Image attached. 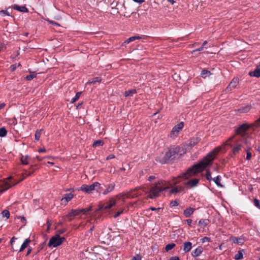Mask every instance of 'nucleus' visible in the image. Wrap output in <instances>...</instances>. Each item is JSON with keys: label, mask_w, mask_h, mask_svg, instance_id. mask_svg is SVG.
<instances>
[{"label": "nucleus", "mask_w": 260, "mask_h": 260, "mask_svg": "<svg viewBox=\"0 0 260 260\" xmlns=\"http://www.w3.org/2000/svg\"><path fill=\"white\" fill-rule=\"evenodd\" d=\"M221 147L214 148L213 150L204 157L202 160L188 168L185 173H182L178 178H174V182L173 183L176 184L179 183V181L177 180L178 178H182L184 180H186L197 173L202 172L207 167L212 165L213 160L215 159Z\"/></svg>", "instance_id": "obj_1"}, {"label": "nucleus", "mask_w": 260, "mask_h": 260, "mask_svg": "<svg viewBox=\"0 0 260 260\" xmlns=\"http://www.w3.org/2000/svg\"><path fill=\"white\" fill-rule=\"evenodd\" d=\"M172 184L164 180H161L157 183L152 184L149 190L148 198L153 199L159 196V193L169 187Z\"/></svg>", "instance_id": "obj_2"}, {"label": "nucleus", "mask_w": 260, "mask_h": 260, "mask_svg": "<svg viewBox=\"0 0 260 260\" xmlns=\"http://www.w3.org/2000/svg\"><path fill=\"white\" fill-rule=\"evenodd\" d=\"M34 170L32 171H27V170H24V173L22 174L24 176L22 179L20 180L19 181L16 182L15 180H14L12 176H10L4 180L3 181L0 182V192H3L8 189H9L12 186L17 184L18 183L21 182L23 180L25 177L29 176L31 175V174L34 173Z\"/></svg>", "instance_id": "obj_3"}, {"label": "nucleus", "mask_w": 260, "mask_h": 260, "mask_svg": "<svg viewBox=\"0 0 260 260\" xmlns=\"http://www.w3.org/2000/svg\"><path fill=\"white\" fill-rule=\"evenodd\" d=\"M180 148L178 146L172 147L166 152L164 156L162 157L160 162L162 164L167 163L169 160L174 156L175 154L179 152Z\"/></svg>", "instance_id": "obj_4"}, {"label": "nucleus", "mask_w": 260, "mask_h": 260, "mask_svg": "<svg viewBox=\"0 0 260 260\" xmlns=\"http://www.w3.org/2000/svg\"><path fill=\"white\" fill-rule=\"evenodd\" d=\"M100 187L101 184L98 182H95L90 185L83 184L80 187V189L81 190L86 193H90L94 190H96L97 192H98L99 189H100Z\"/></svg>", "instance_id": "obj_5"}, {"label": "nucleus", "mask_w": 260, "mask_h": 260, "mask_svg": "<svg viewBox=\"0 0 260 260\" xmlns=\"http://www.w3.org/2000/svg\"><path fill=\"white\" fill-rule=\"evenodd\" d=\"M64 240V237L61 238L58 234H56L50 239L48 246L50 247H56L61 245Z\"/></svg>", "instance_id": "obj_6"}, {"label": "nucleus", "mask_w": 260, "mask_h": 260, "mask_svg": "<svg viewBox=\"0 0 260 260\" xmlns=\"http://www.w3.org/2000/svg\"><path fill=\"white\" fill-rule=\"evenodd\" d=\"M116 205V202L113 201L112 199L109 200V202H106L104 204L99 205V208L96 210V212L101 211H107L115 206Z\"/></svg>", "instance_id": "obj_7"}, {"label": "nucleus", "mask_w": 260, "mask_h": 260, "mask_svg": "<svg viewBox=\"0 0 260 260\" xmlns=\"http://www.w3.org/2000/svg\"><path fill=\"white\" fill-rule=\"evenodd\" d=\"M183 126L184 123L183 122H181L173 127L170 134V137L175 138L177 137L179 132L183 128Z\"/></svg>", "instance_id": "obj_8"}, {"label": "nucleus", "mask_w": 260, "mask_h": 260, "mask_svg": "<svg viewBox=\"0 0 260 260\" xmlns=\"http://www.w3.org/2000/svg\"><path fill=\"white\" fill-rule=\"evenodd\" d=\"M243 147V144L242 142L240 143H236L235 145L233 146L231 156L232 157H235L236 155L239 153L240 151L242 149V147Z\"/></svg>", "instance_id": "obj_9"}, {"label": "nucleus", "mask_w": 260, "mask_h": 260, "mask_svg": "<svg viewBox=\"0 0 260 260\" xmlns=\"http://www.w3.org/2000/svg\"><path fill=\"white\" fill-rule=\"evenodd\" d=\"M137 190H134V189L131 190L128 192L123 194V199H133L142 195L141 193L136 192Z\"/></svg>", "instance_id": "obj_10"}, {"label": "nucleus", "mask_w": 260, "mask_h": 260, "mask_svg": "<svg viewBox=\"0 0 260 260\" xmlns=\"http://www.w3.org/2000/svg\"><path fill=\"white\" fill-rule=\"evenodd\" d=\"M249 128V126L247 124H243L240 125L238 128L236 129V134L240 135L242 137L245 135L246 132Z\"/></svg>", "instance_id": "obj_11"}, {"label": "nucleus", "mask_w": 260, "mask_h": 260, "mask_svg": "<svg viewBox=\"0 0 260 260\" xmlns=\"http://www.w3.org/2000/svg\"><path fill=\"white\" fill-rule=\"evenodd\" d=\"M239 80L238 78H234L228 86L226 87L225 90L229 92L234 89L237 86L239 83Z\"/></svg>", "instance_id": "obj_12"}, {"label": "nucleus", "mask_w": 260, "mask_h": 260, "mask_svg": "<svg viewBox=\"0 0 260 260\" xmlns=\"http://www.w3.org/2000/svg\"><path fill=\"white\" fill-rule=\"evenodd\" d=\"M199 179L197 178L191 179L186 182H184V185L189 188L194 187L198 184Z\"/></svg>", "instance_id": "obj_13"}, {"label": "nucleus", "mask_w": 260, "mask_h": 260, "mask_svg": "<svg viewBox=\"0 0 260 260\" xmlns=\"http://www.w3.org/2000/svg\"><path fill=\"white\" fill-rule=\"evenodd\" d=\"M184 188V187L182 186H176L170 190V193L176 194L182 191Z\"/></svg>", "instance_id": "obj_14"}, {"label": "nucleus", "mask_w": 260, "mask_h": 260, "mask_svg": "<svg viewBox=\"0 0 260 260\" xmlns=\"http://www.w3.org/2000/svg\"><path fill=\"white\" fill-rule=\"evenodd\" d=\"M203 251V248L202 246H199L195 250L192 251L191 255L193 257H197L201 255Z\"/></svg>", "instance_id": "obj_15"}, {"label": "nucleus", "mask_w": 260, "mask_h": 260, "mask_svg": "<svg viewBox=\"0 0 260 260\" xmlns=\"http://www.w3.org/2000/svg\"><path fill=\"white\" fill-rule=\"evenodd\" d=\"M12 8L16 10L21 12H28V10L25 6H19L17 5H14Z\"/></svg>", "instance_id": "obj_16"}, {"label": "nucleus", "mask_w": 260, "mask_h": 260, "mask_svg": "<svg viewBox=\"0 0 260 260\" xmlns=\"http://www.w3.org/2000/svg\"><path fill=\"white\" fill-rule=\"evenodd\" d=\"M192 248V243L190 242H185L183 244V250L185 253L189 252Z\"/></svg>", "instance_id": "obj_17"}, {"label": "nucleus", "mask_w": 260, "mask_h": 260, "mask_svg": "<svg viewBox=\"0 0 260 260\" xmlns=\"http://www.w3.org/2000/svg\"><path fill=\"white\" fill-rule=\"evenodd\" d=\"M249 75L251 77H255L258 78L260 77V68L257 67L256 69L253 72H250Z\"/></svg>", "instance_id": "obj_18"}, {"label": "nucleus", "mask_w": 260, "mask_h": 260, "mask_svg": "<svg viewBox=\"0 0 260 260\" xmlns=\"http://www.w3.org/2000/svg\"><path fill=\"white\" fill-rule=\"evenodd\" d=\"M74 197L73 194L69 193L65 194L64 197L62 198L61 200L62 202L64 201L65 204H67Z\"/></svg>", "instance_id": "obj_19"}, {"label": "nucleus", "mask_w": 260, "mask_h": 260, "mask_svg": "<svg viewBox=\"0 0 260 260\" xmlns=\"http://www.w3.org/2000/svg\"><path fill=\"white\" fill-rule=\"evenodd\" d=\"M194 211V209L192 208H191V207H189L188 208H187L186 209H185L184 212H183V214L184 215V216L186 217H189L191 214H193V212Z\"/></svg>", "instance_id": "obj_20"}, {"label": "nucleus", "mask_w": 260, "mask_h": 260, "mask_svg": "<svg viewBox=\"0 0 260 260\" xmlns=\"http://www.w3.org/2000/svg\"><path fill=\"white\" fill-rule=\"evenodd\" d=\"M115 187V184H109L107 188L103 191V193L104 194H107V193L110 192L112 191Z\"/></svg>", "instance_id": "obj_21"}, {"label": "nucleus", "mask_w": 260, "mask_h": 260, "mask_svg": "<svg viewBox=\"0 0 260 260\" xmlns=\"http://www.w3.org/2000/svg\"><path fill=\"white\" fill-rule=\"evenodd\" d=\"M81 213V210L80 209L74 210L72 209L68 214L69 217L76 216L79 215Z\"/></svg>", "instance_id": "obj_22"}, {"label": "nucleus", "mask_w": 260, "mask_h": 260, "mask_svg": "<svg viewBox=\"0 0 260 260\" xmlns=\"http://www.w3.org/2000/svg\"><path fill=\"white\" fill-rule=\"evenodd\" d=\"M210 222V221L208 219H201L199 221V225L202 227H205L207 226Z\"/></svg>", "instance_id": "obj_23"}, {"label": "nucleus", "mask_w": 260, "mask_h": 260, "mask_svg": "<svg viewBox=\"0 0 260 260\" xmlns=\"http://www.w3.org/2000/svg\"><path fill=\"white\" fill-rule=\"evenodd\" d=\"M102 81V79L101 77H98L93 78L90 80H89L88 82L87 83V84H95L96 83H100Z\"/></svg>", "instance_id": "obj_24"}, {"label": "nucleus", "mask_w": 260, "mask_h": 260, "mask_svg": "<svg viewBox=\"0 0 260 260\" xmlns=\"http://www.w3.org/2000/svg\"><path fill=\"white\" fill-rule=\"evenodd\" d=\"M251 108V106L247 105L245 107L241 108L238 110V111L240 113H247L250 110Z\"/></svg>", "instance_id": "obj_25"}, {"label": "nucleus", "mask_w": 260, "mask_h": 260, "mask_svg": "<svg viewBox=\"0 0 260 260\" xmlns=\"http://www.w3.org/2000/svg\"><path fill=\"white\" fill-rule=\"evenodd\" d=\"M30 240L28 239H26L24 242L22 243L19 251H22L26 247H27L29 244Z\"/></svg>", "instance_id": "obj_26"}, {"label": "nucleus", "mask_w": 260, "mask_h": 260, "mask_svg": "<svg viewBox=\"0 0 260 260\" xmlns=\"http://www.w3.org/2000/svg\"><path fill=\"white\" fill-rule=\"evenodd\" d=\"M104 141L102 140H98L94 142L92 144V147L94 148H96L99 146H102L104 144Z\"/></svg>", "instance_id": "obj_27"}, {"label": "nucleus", "mask_w": 260, "mask_h": 260, "mask_svg": "<svg viewBox=\"0 0 260 260\" xmlns=\"http://www.w3.org/2000/svg\"><path fill=\"white\" fill-rule=\"evenodd\" d=\"M142 39V37H140V36H133V37H130L128 39H127L124 42V43L128 44L131 42L134 41H135L136 40H137V39Z\"/></svg>", "instance_id": "obj_28"}, {"label": "nucleus", "mask_w": 260, "mask_h": 260, "mask_svg": "<svg viewBox=\"0 0 260 260\" xmlns=\"http://www.w3.org/2000/svg\"><path fill=\"white\" fill-rule=\"evenodd\" d=\"M200 141V139L198 137L192 138L189 142V145L191 146H194L196 144L198 143Z\"/></svg>", "instance_id": "obj_29"}, {"label": "nucleus", "mask_w": 260, "mask_h": 260, "mask_svg": "<svg viewBox=\"0 0 260 260\" xmlns=\"http://www.w3.org/2000/svg\"><path fill=\"white\" fill-rule=\"evenodd\" d=\"M220 180L221 177L219 176H217L216 177L213 179V180L218 186L222 187V185L220 183Z\"/></svg>", "instance_id": "obj_30"}, {"label": "nucleus", "mask_w": 260, "mask_h": 260, "mask_svg": "<svg viewBox=\"0 0 260 260\" xmlns=\"http://www.w3.org/2000/svg\"><path fill=\"white\" fill-rule=\"evenodd\" d=\"M139 189L142 190L146 194H149V190L146 189V186L144 185L140 186L139 187H137L134 188V190H138Z\"/></svg>", "instance_id": "obj_31"}, {"label": "nucleus", "mask_w": 260, "mask_h": 260, "mask_svg": "<svg viewBox=\"0 0 260 260\" xmlns=\"http://www.w3.org/2000/svg\"><path fill=\"white\" fill-rule=\"evenodd\" d=\"M201 77L205 78L207 76L211 75V72L207 70H203L201 72Z\"/></svg>", "instance_id": "obj_32"}, {"label": "nucleus", "mask_w": 260, "mask_h": 260, "mask_svg": "<svg viewBox=\"0 0 260 260\" xmlns=\"http://www.w3.org/2000/svg\"><path fill=\"white\" fill-rule=\"evenodd\" d=\"M136 92H137L136 89H132L125 91L124 94L125 96H132L134 94L136 93Z\"/></svg>", "instance_id": "obj_33"}, {"label": "nucleus", "mask_w": 260, "mask_h": 260, "mask_svg": "<svg viewBox=\"0 0 260 260\" xmlns=\"http://www.w3.org/2000/svg\"><path fill=\"white\" fill-rule=\"evenodd\" d=\"M36 76V74L35 72H32L30 73V75H27L25 77V79L28 81H30L32 79H33L34 78H35Z\"/></svg>", "instance_id": "obj_34"}, {"label": "nucleus", "mask_w": 260, "mask_h": 260, "mask_svg": "<svg viewBox=\"0 0 260 260\" xmlns=\"http://www.w3.org/2000/svg\"><path fill=\"white\" fill-rule=\"evenodd\" d=\"M7 131L5 127H2L0 128V137H4L7 135Z\"/></svg>", "instance_id": "obj_35"}, {"label": "nucleus", "mask_w": 260, "mask_h": 260, "mask_svg": "<svg viewBox=\"0 0 260 260\" xmlns=\"http://www.w3.org/2000/svg\"><path fill=\"white\" fill-rule=\"evenodd\" d=\"M175 246L176 245L174 243L169 244L166 246L165 250H166V251H169V250H171L174 247H175Z\"/></svg>", "instance_id": "obj_36"}, {"label": "nucleus", "mask_w": 260, "mask_h": 260, "mask_svg": "<svg viewBox=\"0 0 260 260\" xmlns=\"http://www.w3.org/2000/svg\"><path fill=\"white\" fill-rule=\"evenodd\" d=\"M28 156H22L21 158V161L23 165H27L28 162L27 161Z\"/></svg>", "instance_id": "obj_37"}, {"label": "nucleus", "mask_w": 260, "mask_h": 260, "mask_svg": "<svg viewBox=\"0 0 260 260\" xmlns=\"http://www.w3.org/2000/svg\"><path fill=\"white\" fill-rule=\"evenodd\" d=\"M41 132H42V130L40 129V130H37L36 132V133H35V140H37V141H38L41 137Z\"/></svg>", "instance_id": "obj_38"}, {"label": "nucleus", "mask_w": 260, "mask_h": 260, "mask_svg": "<svg viewBox=\"0 0 260 260\" xmlns=\"http://www.w3.org/2000/svg\"><path fill=\"white\" fill-rule=\"evenodd\" d=\"M243 258V253L242 251H239L238 253L235 255V258L237 260L241 259Z\"/></svg>", "instance_id": "obj_39"}, {"label": "nucleus", "mask_w": 260, "mask_h": 260, "mask_svg": "<svg viewBox=\"0 0 260 260\" xmlns=\"http://www.w3.org/2000/svg\"><path fill=\"white\" fill-rule=\"evenodd\" d=\"M81 94V92H78L76 94L75 96L72 99L71 101V103H73L75 102L76 101L78 100V99L80 98V95Z\"/></svg>", "instance_id": "obj_40"}, {"label": "nucleus", "mask_w": 260, "mask_h": 260, "mask_svg": "<svg viewBox=\"0 0 260 260\" xmlns=\"http://www.w3.org/2000/svg\"><path fill=\"white\" fill-rule=\"evenodd\" d=\"M2 214L3 217H6L7 219H8L9 218L10 215L9 211L7 210H4L2 212Z\"/></svg>", "instance_id": "obj_41"}, {"label": "nucleus", "mask_w": 260, "mask_h": 260, "mask_svg": "<svg viewBox=\"0 0 260 260\" xmlns=\"http://www.w3.org/2000/svg\"><path fill=\"white\" fill-rule=\"evenodd\" d=\"M205 176L207 179L209 181H210L212 179L211 172L209 171V170H207L206 171Z\"/></svg>", "instance_id": "obj_42"}, {"label": "nucleus", "mask_w": 260, "mask_h": 260, "mask_svg": "<svg viewBox=\"0 0 260 260\" xmlns=\"http://www.w3.org/2000/svg\"><path fill=\"white\" fill-rule=\"evenodd\" d=\"M91 209H92V207L90 206V207H89L87 208L82 209L80 210H81V213H83V214H86L87 212L91 211Z\"/></svg>", "instance_id": "obj_43"}, {"label": "nucleus", "mask_w": 260, "mask_h": 260, "mask_svg": "<svg viewBox=\"0 0 260 260\" xmlns=\"http://www.w3.org/2000/svg\"><path fill=\"white\" fill-rule=\"evenodd\" d=\"M253 203H254V205L256 207H257L258 209H260V204H259V201L256 199H254V201H253Z\"/></svg>", "instance_id": "obj_44"}, {"label": "nucleus", "mask_w": 260, "mask_h": 260, "mask_svg": "<svg viewBox=\"0 0 260 260\" xmlns=\"http://www.w3.org/2000/svg\"><path fill=\"white\" fill-rule=\"evenodd\" d=\"M21 66V64L20 63H18V64H13L11 66V70L12 71H14L16 70V69L20 66Z\"/></svg>", "instance_id": "obj_45"}, {"label": "nucleus", "mask_w": 260, "mask_h": 260, "mask_svg": "<svg viewBox=\"0 0 260 260\" xmlns=\"http://www.w3.org/2000/svg\"><path fill=\"white\" fill-rule=\"evenodd\" d=\"M246 152H247L246 159L250 160L251 158L252 154L248 149L246 150Z\"/></svg>", "instance_id": "obj_46"}, {"label": "nucleus", "mask_w": 260, "mask_h": 260, "mask_svg": "<svg viewBox=\"0 0 260 260\" xmlns=\"http://www.w3.org/2000/svg\"><path fill=\"white\" fill-rule=\"evenodd\" d=\"M234 137L230 138L227 141L225 142L224 144V145H229L230 146H232L233 145L230 143V142L233 139Z\"/></svg>", "instance_id": "obj_47"}, {"label": "nucleus", "mask_w": 260, "mask_h": 260, "mask_svg": "<svg viewBox=\"0 0 260 260\" xmlns=\"http://www.w3.org/2000/svg\"><path fill=\"white\" fill-rule=\"evenodd\" d=\"M0 13L3 15V16L7 15L10 16V13L7 10H1L0 11Z\"/></svg>", "instance_id": "obj_48"}, {"label": "nucleus", "mask_w": 260, "mask_h": 260, "mask_svg": "<svg viewBox=\"0 0 260 260\" xmlns=\"http://www.w3.org/2000/svg\"><path fill=\"white\" fill-rule=\"evenodd\" d=\"M142 257L140 254H137L134 256L131 260H141Z\"/></svg>", "instance_id": "obj_49"}, {"label": "nucleus", "mask_w": 260, "mask_h": 260, "mask_svg": "<svg viewBox=\"0 0 260 260\" xmlns=\"http://www.w3.org/2000/svg\"><path fill=\"white\" fill-rule=\"evenodd\" d=\"M241 240V239H238V238H236V237L233 238V240L234 243H237V244L240 243L241 242L240 241V240Z\"/></svg>", "instance_id": "obj_50"}, {"label": "nucleus", "mask_w": 260, "mask_h": 260, "mask_svg": "<svg viewBox=\"0 0 260 260\" xmlns=\"http://www.w3.org/2000/svg\"><path fill=\"white\" fill-rule=\"evenodd\" d=\"M170 205L172 207H174V206H176L178 205V202L177 201L175 200V201H173L171 202L170 203Z\"/></svg>", "instance_id": "obj_51"}, {"label": "nucleus", "mask_w": 260, "mask_h": 260, "mask_svg": "<svg viewBox=\"0 0 260 260\" xmlns=\"http://www.w3.org/2000/svg\"><path fill=\"white\" fill-rule=\"evenodd\" d=\"M123 213V210H121L119 211H118L114 215V217L115 218H116L118 216H119L121 214H122Z\"/></svg>", "instance_id": "obj_52"}, {"label": "nucleus", "mask_w": 260, "mask_h": 260, "mask_svg": "<svg viewBox=\"0 0 260 260\" xmlns=\"http://www.w3.org/2000/svg\"><path fill=\"white\" fill-rule=\"evenodd\" d=\"M50 24H52L53 25H58V26H59V24H58L57 23L53 21H52L51 20H47Z\"/></svg>", "instance_id": "obj_53"}, {"label": "nucleus", "mask_w": 260, "mask_h": 260, "mask_svg": "<svg viewBox=\"0 0 260 260\" xmlns=\"http://www.w3.org/2000/svg\"><path fill=\"white\" fill-rule=\"evenodd\" d=\"M259 122H260V118L259 119H258L256 121H255V122L253 123V125L257 127L259 126Z\"/></svg>", "instance_id": "obj_54"}, {"label": "nucleus", "mask_w": 260, "mask_h": 260, "mask_svg": "<svg viewBox=\"0 0 260 260\" xmlns=\"http://www.w3.org/2000/svg\"><path fill=\"white\" fill-rule=\"evenodd\" d=\"M114 158H115V155L114 154H110L107 157L106 160H109Z\"/></svg>", "instance_id": "obj_55"}, {"label": "nucleus", "mask_w": 260, "mask_h": 260, "mask_svg": "<svg viewBox=\"0 0 260 260\" xmlns=\"http://www.w3.org/2000/svg\"><path fill=\"white\" fill-rule=\"evenodd\" d=\"M66 232V230L65 229H61V230H59L57 231V232L58 233V234L59 235V234H63L64 232Z\"/></svg>", "instance_id": "obj_56"}, {"label": "nucleus", "mask_w": 260, "mask_h": 260, "mask_svg": "<svg viewBox=\"0 0 260 260\" xmlns=\"http://www.w3.org/2000/svg\"><path fill=\"white\" fill-rule=\"evenodd\" d=\"M170 260H180L179 257L177 256H172L170 258Z\"/></svg>", "instance_id": "obj_57"}, {"label": "nucleus", "mask_w": 260, "mask_h": 260, "mask_svg": "<svg viewBox=\"0 0 260 260\" xmlns=\"http://www.w3.org/2000/svg\"><path fill=\"white\" fill-rule=\"evenodd\" d=\"M155 178V176H150L148 177V180L149 181H151L152 180H154Z\"/></svg>", "instance_id": "obj_58"}, {"label": "nucleus", "mask_w": 260, "mask_h": 260, "mask_svg": "<svg viewBox=\"0 0 260 260\" xmlns=\"http://www.w3.org/2000/svg\"><path fill=\"white\" fill-rule=\"evenodd\" d=\"M15 239V237H13L12 238V239H11V241H10V244H11V247L12 248H13V242H14Z\"/></svg>", "instance_id": "obj_59"}, {"label": "nucleus", "mask_w": 260, "mask_h": 260, "mask_svg": "<svg viewBox=\"0 0 260 260\" xmlns=\"http://www.w3.org/2000/svg\"><path fill=\"white\" fill-rule=\"evenodd\" d=\"M203 48H204L203 46H201L200 48L197 49L193 50V52L201 51L203 49Z\"/></svg>", "instance_id": "obj_60"}, {"label": "nucleus", "mask_w": 260, "mask_h": 260, "mask_svg": "<svg viewBox=\"0 0 260 260\" xmlns=\"http://www.w3.org/2000/svg\"><path fill=\"white\" fill-rule=\"evenodd\" d=\"M160 208H155L154 207H152L149 208V209L151 210V211L159 210H160Z\"/></svg>", "instance_id": "obj_61"}, {"label": "nucleus", "mask_w": 260, "mask_h": 260, "mask_svg": "<svg viewBox=\"0 0 260 260\" xmlns=\"http://www.w3.org/2000/svg\"><path fill=\"white\" fill-rule=\"evenodd\" d=\"M6 106L5 103H2L0 104V109L4 108Z\"/></svg>", "instance_id": "obj_62"}, {"label": "nucleus", "mask_w": 260, "mask_h": 260, "mask_svg": "<svg viewBox=\"0 0 260 260\" xmlns=\"http://www.w3.org/2000/svg\"><path fill=\"white\" fill-rule=\"evenodd\" d=\"M186 222L187 223V224L190 225L192 222V220L190 219H187L186 220Z\"/></svg>", "instance_id": "obj_63"}, {"label": "nucleus", "mask_w": 260, "mask_h": 260, "mask_svg": "<svg viewBox=\"0 0 260 260\" xmlns=\"http://www.w3.org/2000/svg\"><path fill=\"white\" fill-rule=\"evenodd\" d=\"M39 152L40 153H41V152H46V149L45 148H41L39 150H38Z\"/></svg>", "instance_id": "obj_64"}]
</instances>
